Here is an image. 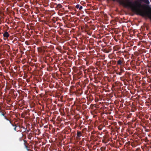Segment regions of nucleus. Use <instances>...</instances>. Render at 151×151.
I'll list each match as a JSON object with an SVG mask.
<instances>
[{
  "instance_id": "obj_1",
  "label": "nucleus",
  "mask_w": 151,
  "mask_h": 151,
  "mask_svg": "<svg viewBox=\"0 0 151 151\" xmlns=\"http://www.w3.org/2000/svg\"><path fill=\"white\" fill-rule=\"evenodd\" d=\"M76 78L77 77L78 79H80L83 76L82 72L83 70V69L81 65L82 63V60L80 59L79 56L78 55L77 57L76 56ZM76 96H79L82 93L81 89V83H82V81L81 80H77L76 79Z\"/></svg>"
},
{
  "instance_id": "obj_2",
  "label": "nucleus",
  "mask_w": 151,
  "mask_h": 151,
  "mask_svg": "<svg viewBox=\"0 0 151 151\" xmlns=\"http://www.w3.org/2000/svg\"><path fill=\"white\" fill-rule=\"evenodd\" d=\"M76 110H77L78 111V112L77 113L76 112V122L77 121V118H79L81 117L80 116V114H81V115H82V113L81 112V108L82 106L81 104H77V100L78 99L77 98H76Z\"/></svg>"
},
{
  "instance_id": "obj_3",
  "label": "nucleus",
  "mask_w": 151,
  "mask_h": 151,
  "mask_svg": "<svg viewBox=\"0 0 151 151\" xmlns=\"http://www.w3.org/2000/svg\"><path fill=\"white\" fill-rule=\"evenodd\" d=\"M78 23V24L76 25V29L77 28L78 29V32H80L82 29V27L81 26V23L83 22L80 20H76V24ZM77 29H76V30Z\"/></svg>"
},
{
  "instance_id": "obj_4",
  "label": "nucleus",
  "mask_w": 151,
  "mask_h": 151,
  "mask_svg": "<svg viewBox=\"0 0 151 151\" xmlns=\"http://www.w3.org/2000/svg\"><path fill=\"white\" fill-rule=\"evenodd\" d=\"M76 102L75 101L74 102V104L72 106V107L70 109V114L72 115L73 116L74 118H75L76 117V115H75V108L74 104H75Z\"/></svg>"
},
{
  "instance_id": "obj_5",
  "label": "nucleus",
  "mask_w": 151,
  "mask_h": 151,
  "mask_svg": "<svg viewBox=\"0 0 151 151\" xmlns=\"http://www.w3.org/2000/svg\"><path fill=\"white\" fill-rule=\"evenodd\" d=\"M77 136L76 137V140L77 139H81V137L82 136V132L81 131H80L78 130H77Z\"/></svg>"
},
{
  "instance_id": "obj_6",
  "label": "nucleus",
  "mask_w": 151,
  "mask_h": 151,
  "mask_svg": "<svg viewBox=\"0 0 151 151\" xmlns=\"http://www.w3.org/2000/svg\"><path fill=\"white\" fill-rule=\"evenodd\" d=\"M11 124L14 127V129L15 131H17V132L18 131H19L20 132H22V130H18V127L19 125H17L16 124Z\"/></svg>"
},
{
  "instance_id": "obj_7",
  "label": "nucleus",
  "mask_w": 151,
  "mask_h": 151,
  "mask_svg": "<svg viewBox=\"0 0 151 151\" xmlns=\"http://www.w3.org/2000/svg\"><path fill=\"white\" fill-rule=\"evenodd\" d=\"M124 61V59L123 58H121L119 60L117 61V64L118 65H121L123 62Z\"/></svg>"
},
{
  "instance_id": "obj_8",
  "label": "nucleus",
  "mask_w": 151,
  "mask_h": 151,
  "mask_svg": "<svg viewBox=\"0 0 151 151\" xmlns=\"http://www.w3.org/2000/svg\"><path fill=\"white\" fill-rule=\"evenodd\" d=\"M23 141H24V145L25 147L26 148L27 150L28 151H32V150H30V149H29L28 148V146L26 145V143L27 144V141H26V140H23Z\"/></svg>"
},
{
  "instance_id": "obj_9",
  "label": "nucleus",
  "mask_w": 151,
  "mask_h": 151,
  "mask_svg": "<svg viewBox=\"0 0 151 151\" xmlns=\"http://www.w3.org/2000/svg\"><path fill=\"white\" fill-rule=\"evenodd\" d=\"M9 36V34L8 32H5L3 34V36L4 37L8 38Z\"/></svg>"
},
{
  "instance_id": "obj_10",
  "label": "nucleus",
  "mask_w": 151,
  "mask_h": 151,
  "mask_svg": "<svg viewBox=\"0 0 151 151\" xmlns=\"http://www.w3.org/2000/svg\"><path fill=\"white\" fill-rule=\"evenodd\" d=\"M70 44L73 45L72 47L73 48H75L76 47V43L75 40L71 41Z\"/></svg>"
},
{
  "instance_id": "obj_11",
  "label": "nucleus",
  "mask_w": 151,
  "mask_h": 151,
  "mask_svg": "<svg viewBox=\"0 0 151 151\" xmlns=\"http://www.w3.org/2000/svg\"><path fill=\"white\" fill-rule=\"evenodd\" d=\"M82 8V6L80 4H77L76 5V8L79 9V10H81Z\"/></svg>"
},
{
  "instance_id": "obj_12",
  "label": "nucleus",
  "mask_w": 151,
  "mask_h": 151,
  "mask_svg": "<svg viewBox=\"0 0 151 151\" xmlns=\"http://www.w3.org/2000/svg\"><path fill=\"white\" fill-rule=\"evenodd\" d=\"M124 69H121L120 70V71L118 73H116L117 74H119V75H122V73L123 72H124Z\"/></svg>"
},
{
  "instance_id": "obj_13",
  "label": "nucleus",
  "mask_w": 151,
  "mask_h": 151,
  "mask_svg": "<svg viewBox=\"0 0 151 151\" xmlns=\"http://www.w3.org/2000/svg\"><path fill=\"white\" fill-rule=\"evenodd\" d=\"M73 86H71L70 87V92L72 94H75L74 93V91H73Z\"/></svg>"
},
{
  "instance_id": "obj_14",
  "label": "nucleus",
  "mask_w": 151,
  "mask_h": 151,
  "mask_svg": "<svg viewBox=\"0 0 151 151\" xmlns=\"http://www.w3.org/2000/svg\"><path fill=\"white\" fill-rule=\"evenodd\" d=\"M18 128L19 129H22V128H23V129H25L24 127L23 126H21V125H19V127H18Z\"/></svg>"
},
{
  "instance_id": "obj_15",
  "label": "nucleus",
  "mask_w": 151,
  "mask_h": 151,
  "mask_svg": "<svg viewBox=\"0 0 151 151\" xmlns=\"http://www.w3.org/2000/svg\"><path fill=\"white\" fill-rule=\"evenodd\" d=\"M1 112V115L4 116V115H5V114L4 112L2 111V110L1 108H0V112Z\"/></svg>"
},
{
  "instance_id": "obj_16",
  "label": "nucleus",
  "mask_w": 151,
  "mask_h": 151,
  "mask_svg": "<svg viewBox=\"0 0 151 151\" xmlns=\"http://www.w3.org/2000/svg\"><path fill=\"white\" fill-rule=\"evenodd\" d=\"M57 7L58 8H61L62 7V6L60 4H59L57 5Z\"/></svg>"
},
{
  "instance_id": "obj_17",
  "label": "nucleus",
  "mask_w": 151,
  "mask_h": 151,
  "mask_svg": "<svg viewBox=\"0 0 151 151\" xmlns=\"http://www.w3.org/2000/svg\"><path fill=\"white\" fill-rule=\"evenodd\" d=\"M6 48L7 50H9L10 48V47L9 45H6Z\"/></svg>"
},
{
  "instance_id": "obj_18",
  "label": "nucleus",
  "mask_w": 151,
  "mask_h": 151,
  "mask_svg": "<svg viewBox=\"0 0 151 151\" xmlns=\"http://www.w3.org/2000/svg\"><path fill=\"white\" fill-rule=\"evenodd\" d=\"M79 124H80V123H79V122H76V127H78V128H79V125H80Z\"/></svg>"
},
{
  "instance_id": "obj_19",
  "label": "nucleus",
  "mask_w": 151,
  "mask_h": 151,
  "mask_svg": "<svg viewBox=\"0 0 151 151\" xmlns=\"http://www.w3.org/2000/svg\"><path fill=\"white\" fill-rule=\"evenodd\" d=\"M26 131H27V132H29V130H27V128H25V129L23 131H22V133H23H23L24 132H26Z\"/></svg>"
},
{
  "instance_id": "obj_20",
  "label": "nucleus",
  "mask_w": 151,
  "mask_h": 151,
  "mask_svg": "<svg viewBox=\"0 0 151 151\" xmlns=\"http://www.w3.org/2000/svg\"><path fill=\"white\" fill-rule=\"evenodd\" d=\"M22 137L19 138V140L20 141H22V140H23V139H22V138L24 136V135L23 133H22Z\"/></svg>"
},
{
  "instance_id": "obj_21",
  "label": "nucleus",
  "mask_w": 151,
  "mask_h": 151,
  "mask_svg": "<svg viewBox=\"0 0 151 151\" xmlns=\"http://www.w3.org/2000/svg\"><path fill=\"white\" fill-rule=\"evenodd\" d=\"M75 29H72L70 31L71 32H75Z\"/></svg>"
},
{
  "instance_id": "obj_22",
  "label": "nucleus",
  "mask_w": 151,
  "mask_h": 151,
  "mask_svg": "<svg viewBox=\"0 0 151 151\" xmlns=\"http://www.w3.org/2000/svg\"><path fill=\"white\" fill-rule=\"evenodd\" d=\"M5 119H6L7 120L9 121V122L10 124H12L11 121L8 118H7Z\"/></svg>"
},
{
  "instance_id": "obj_23",
  "label": "nucleus",
  "mask_w": 151,
  "mask_h": 151,
  "mask_svg": "<svg viewBox=\"0 0 151 151\" xmlns=\"http://www.w3.org/2000/svg\"><path fill=\"white\" fill-rule=\"evenodd\" d=\"M91 134H95V132L94 131H93L91 132Z\"/></svg>"
},
{
  "instance_id": "obj_24",
  "label": "nucleus",
  "mask_w": 151,
  "mask_h": 151,
  "mask_svg": "<svg viewBox=\"0 0 151 151\" xmlns=\"http://www.w3.org/2000/svg\"><path fill=\"white\" fill-rule=\"evenodd\" d=\"M73 37H74V38L76 37H75V35L74 34H73Z\"/></svg>"
},
{
  "instance_id": "obj_25",
  "label": "nucleus",
  "mask_w": 151,
  "mask_h": 151,
  "mask_svg": "<svg viewBox=\"0 0 151 151\" xmlns=\"http://www.w3.org/2000/svg\"><path fill=\"white\" fill-rule=\"evenodd\" d=\"M4 118L5 119H6V118H7V117L6 116H5L4 115Z\"/></svg>"
},
{
  "instance_id": "obj_26",
  "label": "nucleus",
  "mask_w": 151,
  "mask_h": 151,
  "mask_svg": "<svg viewBox=\"0 0 151 151\" xmlns=\"http://www.w3.org/2000/svg\"><path fill=\"white\" fill-rule=\"evenodd\" d=\"M73 78L74 80V79H75V76H74V75H73Z\"/></svg>"
},
{
  "instance_id": "obj_27",
  "label": "nucleus",
  "mask_w": 151,
  "mask_h": 151,
  "mask_svg": "<svg viewBox=\"0 0 151 151\" xmlns=\"http://www.w3.org/2000/svg\"><path fill=\"white\" fill-rule=\"evenodd\" d=\"M18 130H20V129H19L18 127Z\"/></svg>"
},
{
  "instance_id": "obj_28",
  "label": "nucleus",
  "mask_w": 151,
  "mask_h": 151,
  "mask_svg": "<svg viewBox=\"0 0 151 151\" xmlns=\"http://www.w3.org/2000/svg\"><path fill=\"white\" fill-rule=\"evenodd\" d=\"M77 45V44L76 43V45ZM76 47H77V45H76Z\"/></svg>"
},
{
  "instance_id": "obj_29",
  "label": "nucleus",
  "mask_w": 151,
  "mask_h": 151,
  "mask_svg": "<svg viewBox=\"0 0 151 151\" xmlns=\"http://www.w3.org/2000/svg\"><path fill=\"white\" fill-rule=\"evenodd\" d=\"M77 15L78 16H79V14H77Z\"/></svg>"
},
{
  "instance_id": "obj_30",
  "label": "nucleus",
  "mask_w": 151,
  "mask_h": 151,
  "mask_svg": "<svg viewBox=\"0 0 151 151\" xmlns=\"http://www.w3.org/2000/svg\"><path fill=\"white\" fill-rule=\"evenodd\" d=\"M150 102H151V99H150Z\"/></svg>"
},
{
  "instance_id": "obj_31",
  "label": "nucleus",
  "mask_w": 151,
  "mask_h": 151,
  "mask_svg": "<svg viewBox=\"0 0 151 151\" xmlns=\"http://www.w3.org/2000/svg\"><path fill=\"white\" fill-rule=\"evenodd\" d=\"M76 145L77 143H78V142H76Z\"/></svg>"
},
{
  "instance_id": "obj_32",
  "label": "nucleus",
  "mask_w": 151,
  "mask_h": 151,
  "mask_svg": "<svg viewBox=\"0 0 151 151\" xmlns=\"http://www.w3.org/2000/svg\"><path fill=\"white\" fill-rule=\"evenodd\" d=\"M40 50L41 51L42 50V49H40Z\"/></svg>"
},
{
  "instance_id": "obj_33",
  "label": "nucleus",
  "mask_w": 151,
  "mask_h": 151,
  "mask_svg": "<svg viewBox=\"0 0 151 151\" xmlns=\"http://www.w3.org/2000/svg\"><path fill=\"white\" fill-rule=\"evenodd\" d=\"M99 129H100V128H99Z\"/></svg>"
},
{
  "instance_id": "obj_34",
  "label": "nucleus",
  "mask_w": 151,
  "mask_h": 151,
  "mask_svg": "<svg viewBox=\"0 0 151 151\" xmlns=\"http://www.w3.org/2000/svg\"><path fill=\"white\" fill-rule=\"evenodd\" d=\"M99 129H100V128H99Z\"/></svg>"
},
{
  "instance_id": "obj_35",
  "label": "nucleus",
  "mask_w": 151,
  "mask_h": 151,
  "mask_svg": "<svg viewBox=\"0 0 151 151\" xmlns=\"http://www.w3.org/2000/svg\"><path fill=\"white\" fill-rule=\"evenodd\" d=\"M0 113H1V112Z\"/></svg>"
},
{
  "instance_id": "obj_36",
  "label": "nucleus",
  "mask_w": 151,
  "mask_h": 151,
  "mask_svg": "<svg viewBox=\"0 0 151 151\" xmlns=\"http://www.w3.org/2000/svg\"><path fill=\"white\" fill-rule=\"evenodd\" d=\"M75 62V63H76V61H75V62Z\"/></svg>"
},
{
  "instance_id": "obj_37",
  "label": "nucleus",
  "mask_w": 151,
  "mask_h": 151,
  "mask_svg": "<svg viewBox=\"0 0 151 151\" xmlns=\"http://www.w3.org/2000/svg\"><path fill=\"white\" fill-rule=\"evenodd\" d=\"M78 35H79V33H78Z\"/></svg>"
},
{
  "instance_id": "obj_38",
  "label": "nucleus",
  "mask_w": 151,
  "mask_h": 151,
  "mask_svg": "<svg viewBox=\"0 0 151 151\" xmlns=\"http://www.w3.org/2000/svg\"><path fill=\"white\" fill-rule=\"evenodd\" d=\"M76 40H77V38H76Z\"/></svg>"
},
{
  "instance_id": "obj_39",
  "label": "nucleus",
  "mask_w": 151,
  "mask_h": 151,
  "mask_svg": "<svg viewBox=\"0 0 151 151\" xmlns=\"http://www.w3.org/2000/svg\"><path fill=\"white\" fill-rule=\"evenodd\" d=\"M151 2V1H150Z\"/></svg>"
}]
</instances>
